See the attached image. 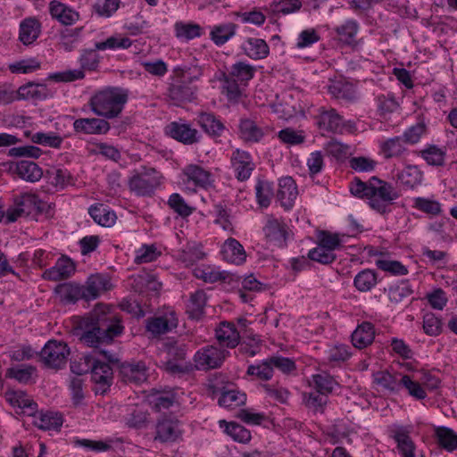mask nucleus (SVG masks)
I'll return each instance as SVG.
<instances>
[{
	"mask_svg": "<svg viewBox=\"0 0 457 457\" xmlns=\"http://www.w3.org/2000/svg\"><path fill=\"white\" fill-rule=\"evenodd\" d=\"M370 197L380 198L386 202H392L398 197V194L392 185L377 178H372Z\"/></svg>",
	"mask_w": 457,
	"mask_h": 457,
	"instance_id": "obj_26",
	"label": "nucleus"
},
{
	"mask_svg": "<svg viewBox=\"0 0 457 457\" xmlns=\"http://www.w3.org/2000/svg\"><path fill=\"white\" fill-rule=\"evenodd\" d=\"M246 402V395L236 390L222 391L219 404L227 408H236Z\"/></svg>",
	"mask_w": 457,
	"mask_h": 457,
	"instance_id": "obj_44",
	"label": "nucleus"
},
{
	"mask_svg": "<svg viewBox=\"0 0 457 457\" xmlns=\"http://www.w3.org/2000/svg\"><path fill=\"white\" fill-rule=\"evenodd\" d=\"M266 238L278 246L284 245L287 238L286 226L277 220H270L263 228Z\"/></svg>",
	"mask_w": 457,
	"mask_h": 457,
	"instance_id": "obj_28",
	"label": "nucleus"
},
{
	"mask_svg": "<svg viewBox=\"0 0 457 457\" xmlns=\"http://www.w3.org/2000/svg\"><path fill=\"white\" fill-rule=\"evenodd\" d=\"M168 354L169 361L166 362V370L171 373L184 372L187 366L183 363H177L183 361L187 357V348L185 345H172L169 347Z\"/></svg>",
	"mask_w": 457,
	"mask_h": 457,
	"instance_id": "obj_22",
	"label": "nucleus"
},
{
	"mask_svg": "<svg viewBox=\"0 0 457 457\" xmlns=\"http://www.w3.org/2000/svg\"><path fill=\"white\" fill-rule=\"evenodd\" d=\"M373 379L377 386L389 392H397L401 386L400 380L386 370L377 371Z\"/></svg>",
	"mask_w": 457,
	"mask_h": 457,
	"instance_id": "obj_41",
	"label": "nucleus"
},
{
	"mask_svg": "<svg viewBox=\"0 0 457 457\" xmlns=\"http://www.w3.org/2000/svg\"><path fill=\"white\" fill-rule=\"evenodd\" d=\"M421 156L429 165H443L445 161V153L436 146H430L421 151Z\"/></svg>",
	"mask_w": 457,
	"mask_h": 457,
	"instance_id": "obj_64",
	"label": "nucleus"
},
{
	"mask_svg": "<svg viewBox=\"0 0 457 457\" xmlns=\"http://www.w3.org/2000/svg\"><path fill=\"white\" fill-rule=\"evenodd\" d=\"M121 378L126 383L140 384L146 380V369L143 362L123 363L120 370Z\"/></svg>",
	"mask_w": 457,
	"mask_h": 457,
	"instance_id": "obj_19",
	"label": "nucleus"
},
{
	"mask_svg": "<svg viewBox=\"0 0 457 457\" xmlns=\"http://www.w3.org/2000/svg\"><path fill=\"white\" fill-rule=\"evenodd\" d=\"M6 400L12 405L28 411V415H33L37 403L30 400L22 391L6 393Z\"/></svg>",
	"mask_w": 457,
	"mask_h": 457,
	"instance_id": "obj_32",
	"label": "nucleus"
},
{
	"mask_svg": "<svg viewBox=\"0 0 457 457\" xmlns=\"http://www.w3.org/2000/svg\"><path fill=\"white\" fill-rule=\"evenodd\" d=\"M178 324L179 320L175 312L169 311L160 316L147 319L146 329L153 336H160L176 328Z\"/></svg>",
	"mask_w": 457,
	"mask_h": 457,
	"instance_id": "obj_8",
	"label": "nucleus"
},
{
	"mask_svg": "<svg viewBox=\"0 0 457 457\" xmlns=\"http://www.w3.org/2000/svg\"><path fill=\"white\" fill-rule=\"evenodd\" d=\"M175 31L178 37L190 40L201 35V27L197 24L177 22Z\"/></svg>",
	"mask_w": 457,
	"mask_h": 457,
	"instance_id": "obj_52",
	"label": "nucleus"
},
{
	"mask_svg": "<svg viewBox=\"0 0 457 457\" xmlns=\"http://www.w3.org/2000/svg\"><path fill=\"white\" fill-rule=\"evenodd\" d=\"M40 201L38 197L34 194H24L21 195L15 201V204H18L19 207H21L24 210V213L26 215L30 214L35 209H39Z\"/></svg>",
	"mask_w": 457,
	"mask_h": 457,
	"instance_id": "obj_58",
	"label": "nucleus"
},
{
	"mask_svg": "<svg viewBox=\"0 0 457 457\" xmlns=\"http://www.w3.org/2000/svg\"><path fill=\"white\" fill-rule=\"evenodd\" d=\"M47 95L48 90L46 85L33 82H29L17 90V99H45Z\"/></svg>",
	"mask_w": 457,
	"mask_h": 457,
	"instance_id": "obj_29",
	"label": "nucleus"
},
{
	"mask_svg": "<svg viewBox=\"0 0 457 457\" xmlns=\"http://www.w3.org/2000/svg\"><path fill=\"white\" fill-rule=\"evenodd\" d=\"M49 10L51 15L63 25H72L79 18V12L56 0L50 3Z\"/></svg>",
	"mask_w": 457,
	"mask_h": 457,
	"instance_id": "obj_21",
	"label": "nucleus"
},
{
	"mask_svg": "<svg viewBox=\"0 0 457 457\" xmlns=\"http://www.w3.org/2000/svg\"><path fill=\"white\" fill-rule=\"evenodd\" d=\"M239 129L241 137L248 142H258L263 137L262 129L250 119L242 120Z\"/></svg>",
	"mask_w": 457,
	"mask_h": 457,
	"instance_id": "obj_37",
	"label": "nucleus"
},
{
	"mask_svg": "<svg viewBox=\"0 0 457 457\" xmlns=\"http://www.w3.org/2000/svg\"><path fill=\"white\" fill-rule=\"evenodd\" d=\"M81 330L79 340L87 346L97 348L110 344L121 334L123 327L107 306L97 304L90 313L79 320L76 328Z\"/></svg>",
	"mask_w": 457,
	"mask_h": 457,
	"instance_id": "obj_1",
	"label": "nucleus"
},
{
	"mask_svg": "<svg viewBox=\"0 0 457 457\" xmlns=\"http://www.w3.org/2000/svg\"><path fill=\"white\" fill-rule=\"evenodd\" d=\"M228 352L214 345L203 347L195 354V366L199 370L217 369L221 366Z\"/></svg>",
	"mask_w": 457,
	"mask_h": 457,
	"instance_id": "obj_6",
	"label": "nucleus"
},
{
	"mask_svg": "<svg viewBox=\"0 0 457 457\" xmlns=\"http://www.w3.org/2000/svg\"><path fill=\"white\" fill-rule=\"evenodd\" d=\"M215 337L221 347L235 348L240 340L239 332L235 325L226 321L221 322L215 329Z\"/></svg>",
	"mask_w": 457,
	"mask_h": 457,
	"instance_id": "obj_13",
	"label": "nucleus"
},
{
	"mask_svg": "<svg viewBox=\"0 0 457 457\" xmlns=\"http://www.w3.org/2000/svg\"><path fill=\"white\" fill-rule=\"evenodd\" d=\"M312 383L319 393L325 395L331 393L337 384L333 377L325 371L313 375Z\"/></svg>",
	"mask_w": 457,
	"mask_h": 457,
	"instance_id": "obj_45",
	"label": "nucleus"
},
{
	"mask_svg": "<svg viewBox=\"0 0 457 457\" xmlns=\"http://www.w3.org/2000/svg\"><path fill=\"white\" fill-rule=\"evenodd\" d=\"M40 32L39 24L35 19H27L20 27V39L24 45L33 43Z\"/></svg>",
	"mask_w": 457,
	"mask_h": 457,
	"instance_id": "obj_36",
	"label": "nucleus"
},
{
	"mask_svg": "<svg viewBox=\"0 0 457 457\" xmlns=\"http://www.w3.org/2000/svg\"><path fill=\"white\" fill-rule=\"evenodd\" d=\"M393 437L397 443V449L403 457H415V445L404 429L395 430Z\"/></svg>",
	"mask_w": 457,
	"mask_h": 457,
	"instance_id": "obj_31",
	"label": "nucleus"
},
{
	"mask_svg": "<svg viewBox=\"0 0 457 457\" xmlns=\"http://www.w3.org/2000/svg\"><path fill=\"white\" fill-rule=\"evenodd\" d=\"M247 374L256 376L259 379L269 380L273 375V369L270 363V359L258 365H250L247 369Z\"/></svg>",
	"mask_w": 457,
	"mask_h": 457,
	"instance_id": "obj_54",
	"label": "nucleus"
},
{
	"mask_svg": "<svg viewBox=\"0 0 457 457\" xmlns=\"http://www.w3.org/2000/svg\"><path fill=\"white\" fill-rule=\"evenodd\" d=\"M206 303V295L204 291H196L190 296L187 312L193 319H199Z\"/></svg>",
	"mask_w": 457,
	"mask_h": 457,
	"instance_id": "obj_46",
	"label": "nucleus"
},
{
	"mask_svg": "<svg viewBox=\"0 0 457 457\" xmlns=\"http://www.w3.org/2000/svg\"><path fill=\"white\" fill-rule=\"evenodd\" d=\"M257 202L262 207H268L273 195L272 185L268 181L259 180L255 187Z\"/></svg>",
	"mask_w": 457,
	"mask_h": 457,
	"instance_id": "obj_48",
	"label": "nucleus"
},
{
	"mask_svg": "<svg viewBox=\"0 0 457 457\" xmlns=\"http://www.w3.org/2000/svg\"><path fill=\"white\" fill-rule=\"evenodd\" d=\"M308 257L322 264H329L335 261L336 254L332 251L318 245L317 247L309 252Z\"/></svg>",
	"mask_w": 457,
	"mask_h": 457,
	"instance_id": "obj_55",
	"label": "nucleus"
},
{
	"mask_svg": "<svg viewBox=\"0 0 457 457\" xmlns=\"http://www.w3.org/2000/svg\"><path fill=\"white\" fill-rule=\"evenodd\" d=\"M327 395L320 394L318 391L303 394V402L305 405L316 412H323V407L327 403Z\"/></svg>",
	"mask_w": 457,
	"mask_h": 457,
	"instance_id": "obj_51",
	"label": "nucleus"
},
{
	"mask_svg": "<svg viewBox=\"0 0 457 457\" xmlns=\"http://www.w3.org/2000/svg\"><path fill=\"white\" fill-rule=\"evenodd\" d=\"M75 271V265L69 258H60L55 265L43 273V278L49 280L66 279Z\"/></svg>",
	"mask_w": 457,
	"mask_h": 457,
	"instance_id": "obj_16",
	"label": "nucleus"
},
{
	"mask_svg": "<svg viewBox=\"0 0 457 457\" xmlns=\"http://www.w3.org/2000/svg\"><path fill=\"white\" fill-rule=\"evenodd\" d=\"M161 184V176L154 168L142 167L135 170L129 180V187L131 191L138 195H150Z\"/></svg>",
	"mask_w": 457,
	"mask_h": 457,
	"instance_id": "obj_3",
	"label": "nucleus"
},
{
	"mask_svg": "<svg viewBox=\"0 0 457 457\" xmlns=\"http://www.w3.org/2000/svg\"><path fill=\"white\" fill-rule=\"evenodd\" d=\"M301 7V0H281L272 4L273 11L282 14H289L297 12Z\"/></svg>",
	"mask_w": 457,
	"mask_h": 457,
	"instance_id": "obj_60",
	"label": "nucleus"
},
{
	"mask_svg": "<svg viewBox=\"0 0 457 457\" xmlns=\"http://www.w3.org/2000/svg\"><path fill=\"white\" fill-rule=\"evenodd\" d=\"M440 320L433 313H427L423 317V329L428 336H437L441 332Z\"/></svg>",
	"mask_w": 457,
	"mask_h": 457,
	"instance_id": "obj_63",
	"label": "nucleus"
},
{
	"mask_svg": "<svg viewBox=\"0 0 457 457\" xmlns=\"http://www.w3.org/2000/svg\"><path fill=\"white\" fill-rule=\"evenodd\" d=\"M127 102V95L116 89H106L94 96L90 100L92 111L105 118L117 117Z\"/></svg>",
	"mask_w": 457,
	"mask_h": 457,
	"instance_id": "obj_2",
	"label": "nucleus"
},
{
	"mask_svg": "<svg viewBox=\"0 0 457 457\" xmlns=\"http://www.w3.org/2000/svg\"><path fill=\"white\" fill-rule=\"evenodd\" d=\"M168 204L174 212L183 217L189 216L193 212V208L188 206L180 195L176 193L170 196Z\"/></svg>",
	"mask_w": 457,
	"mask_h": 457,
	"instance_id": "obj_59",
	"label": "nucleus"
},
{
	"mask_svg": "<svg viewBox=\"0 0 457 457\" xmlns=\"http://www.w3.org/2000/svg\"><path fill=\"white\" fill-rule=\"evenodd\" d=\"M93 220L103 227H112L116 220V214L103 204H98L89 209Z\"/></svg>",
	"mask_w": 457,
	"mask_h": 457,
	"instance_id": "obj_30",
	"label": "nucleus"
},
{
	"mask_svg": "<svg viewBox=\"0 0 457 457\" xmlns=\"http://www.w3.org/2000/svg\"><path fill=\"white\" fill-rule=\"evenodd\" d=\"M437 443L444 449L453 452L457 449V434L451 428L439 427L436 428Z\"/></svg>",
	"mask_w": 457,
	"mask_h": 457,
	"instance_id": "obj_39",
	"label": "nucleus"
},
{
	"mask_svg": "<svg viewBox=\"0 0 457 457\" xmlns=\"http://www.w3.org/2000/svg\"><path fill=\"white\" fill-rule=\"evenodd\" d=\"M376 265L378 269L394 275H405L408 272L406 267L398 261L378 260Z\"/></svg>",
	"mask_w": 457,
	"mask_h": 457,
	"instance_id": "obj_61",
	"label": "nucleus"
},
{
	"mask_svg": "<svg viewBox=\"0 0 457 457\" xmlns=\"http://www.w3.org/2000/svg\"><path fill=\"white\" fill-rule=\"evenodd\" d=\"M54 291L65 303H75L80 299L86 300L84 286L74 282L60 284Z\"/></svg>",
	"mask_w": 457,
	"mask_h": 457,
	"instance_id": "obj_15",
	"label": "nucleus"
},
{
	"mask_svg": "<svg viewBox=\"0 0 457 457\" xmlns=\"http://www.w3.org/2000/svg\"><path fill=\"white\" fill-rule=\"evenodd\" d=\"M405 143L401 137H395L381 144V153L386 159L397 158L406 151Z\"/></svg>",
	"mask_w": 457,
	"mask_h": 457,
	"instance_id": "obj_34",
	"label": "nucleus"
},
{
	"mask_svg": "<svg viewBox=\"0 0 457 457\" xmlns=\"http://www.w3.org/2000/svg\"><path fill=\"white\" fill-rule=\"evenodd\" d=\"M222 254L227 262L237 265L243 263L246 258L243 245L237 239L232 237L225 241Z\"/></svg>",
	"mask_w": 457,
	"mask_h": 457,
	"instance_id": "obj_23",
	"label": "nucleus"
},
{
	"mask_svg": "<svg viewBox=\"0 0 457 457\" xmlns=\"http://www.w3.org/2000/svg\"><path fill=\"white\" fill-rule=\"evenodd\" d=\"M166 130L172 138L184 144L191 145L197 141V130L192 129L188 124L171 122L167 126Z\"/></svg>",
	"mask_w": 457,
	"mask_h": 457,
	"instance_id": "obj_18",
	"label": "nucleus"
},
{
	"mask_svg": "<svg viewBox=\"0 0 457 457\" xmlns=\"http://www.w3.org/2000/svg\"><path fill=\"white\" fill-rule=\"evenodd\" d=\"M15 172L21 179L29 182L38 181L43 175L41 168L37 163L25 160L16 162Z\"/></svg>",
	"mask_w": 457,
	"mask_h": 457,
	"instance_id": "obj_27",
	"label": "nucleus"
},
{
	"mask_svg": "<svg viewBox=\"0 0 457 457\" xmlns=\"http://www.w3.org/2000/svg\"><path fill=\"white\" fill-rule=\"evenodd\" d=\"M110 288L111 284L107 278L99 274L90 276L84 286L86 301L96 299L101 293Z\"/></svg>",
	"mask_w": 457,
	"mask_h": 457,
	"instance_id": "obj_17",
	"label": "nucleus"
},
{
	"mask_svg": "<svg viewBox=\"0 0 457 457\" xmlns=\"http://www.w3.org/2000/svg\"><path fill=\"white\" fill-rule=\"evenodd\" d=\"M33 424L42 430H59L62 425V417L56 412L46 411L34 414Z\"/></svg>",
	"mask_w": 457,
	"mask_h": 457,
	"instance_id": "obj_25",
	"label": "nucleus"
},
{
	"mask_svg": "<svg viewBox=\"0 0 457 457\" xmlns=\"http://www.w3.org/2000/svg\"><path fill=\"white\" fill-rule=\"evenodd\" d=\"M400 383L403 386H404L407 390L410 395L415 397L416 399L422 400L425 399L427 396V394L424 390V388L421 386V385L417 382L413 381L410 376L404 375L401 378Z\"/></svg>",
	"mask_w": 457,
	"mask_h": 457,
	"instance_id": "obj_57",
	"label": "nucleus"
},
{
	"mask_svg": "<svg viewBox=\"0 0 457 457\" xmlns=\"http://www.w3.org/2000/svg\"><path fill=\"white\" fill-rule=\"evenodd\" d=\"M266 394L279 402L280 403H287L290 395L289 391L279 385H263Z\"/></svg>",
	"mask_w": 457,
	"mask_h": 457,
	"instance_id": "obj_62",
	"label": "nucleus"
},
{
	"mask_svg": "<svg viewBox=\"0 0 457 457\" xmlns=\"http://www.w3.org/2000/svg\"><path fill=\"white\" fill-rule=\"evenodd\" d=\"M76 132L85 134H105L110 129V124L105 120L97 118L77 119L73 123Z\"/></svg>",
	"mask_w": 457,
	"mask_h": 457,
	"instance_id": "obj_12",
	"label": "nucleus"
},
{
	"mask_svg": "<svg viewBox=\"0 0 457 457\" xmlns=\"http://www.w3.org/2000/svg\"><path fill=\"white\" fill-rule=\"evenodd\" d=\"M92 380L98 386L96 392L104 393L112 380V370L109 363L92 358Z\"/></svg>",
	"mask_w": 457,
	"mask_h": 457,
	"instance_id": "obj_10",
	"label": "nucleus"
},
{
	"mask_svg": "<svg viewBox=\"0 0 457 457\" xmlns=\"http://www.w3.org/2000/svg\"><path fill=\"white\" fill-rule=\"evenodd\" d=\"M70 354L67 345L55 340L48 341L40 353L44 364L52 369H61L65 365Z\"/></svg>",
	"mask_w": 457,
	"mask_h": 457,
	"instance_id": "obj_5",
	"label": "nucleus"
},
{
	"mask_svg": "<svg viewBox=\"0 0 457 457\" xmlns=\"http://www.w3.org/2000/svg\"><path fill=\"white\" fill-rule=\"evenodd\" d=\"M317 115V125L322 134L342 133L344 129L353 132L355 129L354 123L344 122L343 118L333 108H320Z\"/></svg>",
	"mask_w": 457,
	"mask_h": 457,
	"instance_id": "obj_4",
	"label": "nucleus"
},
{
	"mask_svg": "<svg viewBox=\"0 0 457 457\" xmlns=\"http://www.w3.org/2000/svg\"><path fill=\"white\" fill-rule=\"evenodd\" d=\"M328 92L337 99L353 101L356 98L354 86L343 78L330 80Z\"/></svg>",
	"mask_w": 457,
	"mask_h": 457,
	"instance_id": "obj_20",
	"label": "nucleus"
},
{
	"mask_svg": "<svg viewBox=\"0 0 457 457\" xmlns=\"http://www.w3.org/2000/svg\"><path fill=\"white\" fill-rule=\"evenodd\" d=\"M237 25L232 22L214 26L211 31L212 40L218 46L225 44L236 33Z\"/></svg>",
	"mask_w": 457,
	"mask_h": 457,
	"instance_id": "obj_38",
	"label": "nucleus"
},
{
	"mask_svg": "<svg viewBox=\"0 0 457 457\" xmlns=\"http://www.w3.org/2000/svg\"><path fill=\"white\" fill-rule=\"evenodd\" d=\"M198 123L206 133L212 136H220L224 129L221 121L217 120L214 115L207 112L200 113Z\"/></svg>",
	"mask_w": 457,
	"mask_h": 457,
	"instance_id": "obj_42",
	"label": "nucleus"
},
{
	"mask_svg": "<svg viewBox=\"0 0 457 457\" xmlns=\"http://www.w3.org/2000/svg\"><path fill=\"white\" fill-rule=\"evenodd\" d=\"M132 42L129 37H110L105 41L97 42L95 45L96 50L129 48Z\"/></svg>",
	"mask_w": 457,
	"mask_h": 457,
	"instance_id": "obj_53",
	"label": "nucleus"
},
{
	"mask_svg": "<svg viewBox=\"0 0 457 457\" xmlns=\"http://www.w3.org/2000/svg\"><path fill=\"white\" fill-rule=\"evenodd\" d=\"M220 423L226 424V432L236 441L240 443H247L251 440V433L243 426L230 422L226 423V421L222 420Z\"/></svg>",
	"mask_w": 457,
	"mask_h": 457,
	"instance_id": "obj_49",
	"label": "nucleus"
},
{
	"mask_svg": "<svg viewBox=\"0 0 457 457\" xmlns=\"http://www.w3.org/2000/svg\"><path fill=\"white\" fill-rule=\"evenodd\" d=\"M398 181L406 187L413 188L421 181V173L414 166H407L397 176Z\"/></svg>",
	"mask_w": 457,
	"mask_h": 457,
	"instance_id": "obj_43",
	"label": "nucleus"
},
{
	"mask_svg": "<svg viewBox=\"0 0 457 457\" xmlns=\"http://www.w3.org/2000/svg\"><path fill=\"white\" fill-rule=\"evenodd\" d=\"M183 173L187 176V179L193 181L195 186L204 187L209 184L210 173L198 165L187 166Z\"/></svg>",
	"mask_w": 457,
	"mask_h": 457,
	"instance_id": "obj_40",
	"label": "nucleus"
},
{
	"mask_svg": "<svg viewBox=\"0 0 457 457\" xmlns=\"http://www.w3.org/2000/svg\"><path fill=\"white\" fill-rule=\"evenodd\" d=\"M180 435L181 429L178 420L170 417L158 420L155 426L154 440L162 443L174 442Z\"/></svg>",
	"mask_w": 457,
	"mask_h": 457,
	"instance_id": "obj_9",
	"label": "nucleus"
},
{
	"mask_svg": "<svg viewBox=\"0 0 457 457\" xmlns=\"http://www.w3.org/2000/svg\"><path fill=\"white\" fill-rule=\"evenodd\" d=\"M231 163L237 173V179L241 181L249 179L254 168L250 154L239 149L233 153Z\"/></svg>",
	"mask_w": 457,
	"mask_h": 457,
	"instance_id": "obj_11",
	"label": "nucleus"
},
{
	"mask_svg": "<svg viewBox=\"0 0 457 457\" xmlns=\"http://www.w3.org/2000/svg\"><path fill=\"white\" fill-rule=\"evenodd\" d=\"M358 29L356 21H347L343 25L337 27L336 32L342 42L351 45L355 42Z\"/></svg>",
	"mask_w": 457,
	"mask_h": 457,
	"instance_id": "obj_47",
	"label": "nucleus"
},
{
	"mask_svg": "<svg viewBox=\"0 0 457 457\" xmlns=\"http://www.w3.org/2000/svg\"><path fill=\"white\" fill-rule=\"evenodd\" d=\"M278 138L287 145H301L305 140L303 131L295 130L292 128H287L278 132Z\"/></svg>",
	"mask_w": 457,
	"mask_h": 457,
	"instance_id": "obj_56",
	"label": "nucleus"
},
{
	"mask_svg": "<svg viewBox=\"0 0 457 457\" xmlns=\"http://www.w3.org/2000/svg\"><path fill=\"white\" fill-rule=\"evenodd\" d=\"M278 186L279 188L277 193L278 200L284 208H291L298 195L295 180L291 177H286L279 180Z\"/></svg>",
	"mask_w": 457,
	"mask_h": 457,
	"instance_id": "obj_14",
	"label": "nucleus"
},
{
	"mask_svg": "<svg viewBox=\"0 0 457 457\" xmlns=\"http://www.w3.org/2000/svg\"><path fill=\"white\" fill-rule=\"evenodd\" d=\"M413 206L414 208L432 216H437L442 212L439 202L423 197H417L414 201Z\"/></svg>",
	"mask_w": 457,
	"mask_h": 457,
	"instance_id": "obj_50",
	"label": "nucleus"
},
{
	"mask_svg": "<svg viewBox=\"0 0 457 457\" xmlns=\"http://www.w3.org/2000/svg\"><path fill=\"white\" fill-rule=\"evenodd\" d=\"M377 282V273L373 270L370 269L360 271L353 279L354 287L360 292L370 291Z\"/></svg>",
	"mask_w": 457,
	"mask_h": 457,
	"instance_id": "obj_33",
	"label": "nucleus"
},
{
	"mask_svg": "<svg viewBox=\"0 0 457 457\" xmlns=\"http://www.w3.org/2000/svg\"><path fill=\"white\" fill-rule=\"evenodd\" d=\"M244 50L250 58L254 60L263 59L269 54V46L261 38H249L244 46Z\"/></svg>",
	"mask_w": 457,
	"mask_h": 457,
	"instance_id": "obj_35",
	"label": "nucleus"
},
{
	"mask_svg": "<svg viewBox=\"0 0 457 457\" xmlns=\"http://www.w3.org/2000/svg\"><path fill=\"white\" fill-rule=\"evenodd\" d=\"M197 87L188 83L187 79L175 75L174 81L168 89L169 98L177 105L191 102L195 98Z\"/></svg>",
	"mask_w": 457,
	"mask_h": 457,
	"instance_id": "obj_7",
	"label": "nucleus"
},
{
	"mask_svg": "<svg viewBox=\"0 0 457 457\" xmlns=\"http://www.w3.org/2000/svg\"><path fill=\"white\" fill-rule=\"evenodd\" d=\"M375 337L374 327L370 322H362L352 334L353 345L359 349L370 345Z\"/></svg>",
	"mask_w": 457,
	"mask_h": 457,
	"instance_id": "obj_24",
	"label": "nucleus"
}]
</instances>
